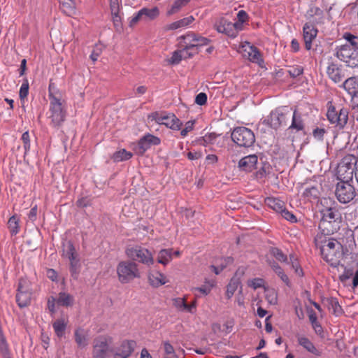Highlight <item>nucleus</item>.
<instances>
[{
	"instance_id": "0eeeda50",
	"label": "nucleus",
	"mask_w": 358,
	"mask_h": 358,
	"mask_svg": "<svg viewBox=\"0 0 358 358\" xmlns=\"http://www.w3.org/2000/svg\"><path fill=\"white\" fill-rule=\"evenodd\" d=\"M290 111L287 106H282L272 110L264 122L274 129L286 125L289 118Z\"/></svg>"
},
{
	"instance_id": "4d7b16f0",
	"label": "nucleus",
	"mask_w": 358,
	"mask_h": 358,
	"mask_svg": "<svg viewBox=\"0 0 358 358\" xmlns=\"http://www.w3.org/2000/svg\"><path fill=\"white\" fill-rule=\"evenodd\" d=\"M303 72V69L301 66H293L288 70V73L292 78H296L301 75Z\"/></svg>"
},
{
	"instance_id": "680f3d73",
	"label": "nucleus",
	"mask_w": 358,
	"mask_h": 358,
	"mask_svg": "<svg viewBox=\"0 0 358 358\" xmlns=\"http://www.w3.org/2000/svg\"><path fill=\"white\" fill-rule=\"evenodd\" d=\"M150 148V145L146 141H145L143 137L139 140L138 143V150L139 153L143 154Z\"/></svg>"
},
{
	"instance_id": "20e7f679",
	"label": "nucleus",
	"mask_w": 358,
	"mask_h": 358,
	"mask_svg": "<svg viewBox=\"0 0 358 358\" xmlns=\"http://www.w3.org/2000/svg\"><path fill=\"white\" fill-rule=\"evenodd\" d=\"M62 256L69 261L71 277L78 279L81 268L80 259L77 250L71 241H65L62 243Z\"/></svg>"
},
{
	"instance_id": "dca6fc26",
	"label": "nucleus",
	"mask_w": 358,
	"mask_h": 358,
	"mask_svg": "<svg viewBox=\"0 0 358 358\" xmlns=\"http://www.w3.org/2000/svg\"><path fill=\"white\" fill-rule=\"evenodd\" d=\"M326 72L329 78L334 83L342 82L346 77V70L336 62H329Z\"/></svg>"
},
{
	"instance_id": "c9c22d12",
	"label": "nucleus",
	"mask_w": 358,
	"mask_h": 358,
	"mask_svg": "<svg viewBox=\"0 0 358 358\" xmlns=\"http://www.w3.org/2000/svg\"><path fill=\"white\" fill-rule=\"evenodd\" d=\"M133 154L131 152L126 150L125 149H121L116 151L112 157L113 160L115 162H120L125 160H128L131 158Z\"/></svg>"
},
{
	"instance_id": "cd10ccee",
	"label": "nucleus",
	"mask_w": 358,
	"mask_h": 358,
	"mask_svg": "<svg viewBox=\"0 0 358 358\" xmlns=\"http://www.w3.org/2000/svg\"><path fill=\"white\" fill-rule=\"evenodd\" d=\"M298 343L300 345L303 346L308 352L320 356L321 352L315 347L314 344L306 337H298Z\"/></svg>"
},
{
	"instance_id": "6e6d98bb",
	"label": "nucleus",
	"mask_w": 358,
	"mask_h": 358,
	"mask_svg": "<svg viewBox=\"0 0 358 358\" xmlns=\"http://www.w3.org/2000/svg\"><path fill=\"white\" fill-rule=\"evenodd\" d=\"M280 213L281 214L282 217H284L285 220L289 221L292 223H295L297 222L296 216L292 213L288 211L285 208V206L284 207V209L282 211H280Z\"/></svg>"
},
{
	"instance_id": "f3484780",
	"label": "nucleus",
	"mask_w": 358,
	"mask_h": 358,
	"mask_svg": "<svg viewBox=\"0 0 358 358\" xmlns=\"http://www.w3.org/2000/svg\"><path fill=\"white\" fill-rule=\"evenodd\" d=\"M241 52L245 58L253 63H259L262 61L261 53L257 47L251 45L249 42L242 43Z\"/></svg>"
},
{
	"instance_id": "a18cd8bd",
	"label": "nucleus",
	"mask_w": 358,
	"mask_h": 358,
	"mask_svg": "<svg viewBox=\"0 0 358 358\" xmlns=\"http://www.w3.org/2000/svg\"><path fill=\"white\" fill-rule=\"evenodd\" d=\"M8 229L12 235H16L19 232L18 219L16 216L13 215L8 222Z\"/></svg>"
},
{
	"instance_id": "393cba45",
	"label": "nucleus",
	"mask_w": 358,
	"mask_h": 358,
	"mask_svg": "<svg viewBox=\"0 0 358 358\" xmlns=\"http://www.w3.org/2000/svg\"><path fill=\"white\" fill-rule=\"evenodd\" d=\"M194 21L192 15L184 17L172 23L165 25L163 29L165 31L176 30L180 28H185Z\"/></svg>"
},
{
	"instance_id": "e433bc0d",
	"label": "nucleus",
	"mask_w": 358,
	"mask_h": 358,
	"mask_svg": "<svg viewBox=\"0 0 358 358\" xmlns=\"http://www.w3.org/2000/svg\"><path fill=\"white\" fill-rule=\"evenodd\" d=\"M215 280L206 278L204 284L200 287L195 288V290L199 291L203 295H208L210 292L211 289L215 286Z\"/></svg>"
},
{
	"instance_id": "423d86ee",
	"label": "nucleus",
	"mask_w": 358,
	"mask_h": 358,
	"mask_svg": "<svg viewBox=\"0 0 358 358\" xmlns=\"http://www.w3.org/2000/svg\"><path fill=\"white\" fill-rule=\"evenodd\" d=\"M126 255L132 262H138L148 267L155 262L152 253L148 249L138 245L128 248Z\"/></svg>"
},
{
	"instance_id": "603ef678",
	"label": "nucleus",
	"mask_w": 358,
	"mask_h": 358,
	"mask_svg": "<svg viewBox=\"0 0 358 358\" xmlns=\"http://www.w3.org/2000/svg\"><path fill=\"white\" fill-rule=\"evenodd\" d=\"M248 15L247 13L243 10H241L237 13V18L238 21L236 22H234V24H241L239 26H236L237 28H238V30L241 31L243 29V24L248 20Z\"/></svg>"
},
{
	"instance_id": "58836bf2",
	"label": "nucleus",
	"mask_w": 358,
	"mask_h": 358,
	"mask_svg": "<svg viewBox=\"0 0 358 358\" xmlns=\"http://www.w3.org/2000/svg\"><path fill=\"white\" fill-rule=\"evenodd\" d=\"M191 0H176L171 8L168 10L167 15H172L178 13L183 7H185Z\"/></svg>"
},
{
	"instance_id": "338daca9",
	"label": "nucleus",
	"mask_w": 358,
	"mask_h": 358,
	"mask_svg": "<svg viewBox=\"0 0 358 358\" xmlns=\"http://www.w3.org/2000/svg\"><path fill=\"white\" fill-rule=\"evenodd\" d=\"M194 121H188L185 124V128L181 130L180 134L182 137H185L189 131L194 129Z\"/></svg>"
},
{
	"instance_id": "c85d7f7f",
	"label": "nucleus",
	"mask_w": 358,
	"mask_h": 358,
	"mask_svg": "<svg viewBox=\"0 0 358 358\" xmlns=\"http://www.w3.org/2000/svg\"><path fill=\"white\" fill-rule=\"evenodd\" d=\"M266 204L275 212L280 213L285 206V203L279 199L268 197L265 199Z\"/></svg>"
},
{
	"instance_id": "f8f14e48",
	"label": "nucleus",
	"mask_w": 358,
	"mask_h": 358,
	"mask_svg": "<svg viewBox=\"0 0 358 358\" xmlns=\"http://www.w3.org/2000/svg\"><path fill=\"white\" fill-rule=\"evenodd\" d=\"M31 296L32 289L29 281L23 278L20 279L16 294V302L19 307L24 308L29 306Z\"/></svg>"
},
{
	"instance_id": "f03ea898",
	"label": "nucleus",
	"mask_w": 358,
	"mask_h": 358,
	"mask_svg": "<svg viewBox=\"0 0 358 358\" xmlns=\"http://www.w3.org/2000/svg\"><path fill=\"white\" fill-rule=\"evenodd\" d=\"M343 38L347 43L336 48V57L348 66L358 70V36L345 33Z\"/></svg>"
},
{
	"instance_id": "f257e3e1",
	"label": "nucleus",
	"mask_w": 358,
	"mask_h": 358,
	"mask_svg": "<svg viewBox=\"0 0 358 358\" xmlns=\"http://www.w3.org/2000/svg\"><path fill=\"white\" fill-rule=\"evenodd\" d=\"M49 92V115L52 127L57 128L64 122L66 110L64 106L65 101L62 100V92L57 88L55 83L50 82L48 87Z\"/></svg>"
},
{
	"instance_id": "5701e85b",
	"label": "nucleus",
	"mask_w": 358,
	"mask_h": 358,
	"mask_svg": "<svg viewBox=\"0 0 358 358\" xmlns=\"http://www.w3.org/2000/svg\"><path fill=\"white\" fill-rule=\"evenodd\" d=\"M257 157L255 155H250L240 159L238 167L245 171H252L257 164Z\"/></svg>"
},
{
	"instance_id": "473e14b6",
	"label": "nucleus",
	"mask_w": 358,
	"mask_h": 358,
	"mask_svg": "<svg viewBox=\"0 0 358 358\" xmlns=\"http://www.w3.org/2000/svg\"><path fill=\"white\" fill-rule=\"evenodd\" d=\"M60 8L63 13L67 15H72L76 13V3L74 0H60Z\"/></svg>"
},
{
	"instance_id": "bf43d9fd",
	"label": "nucleus",
	"mask_w": 358,
	"mask_h": 358,
	"mask_svg": "<svg viewBox=\"0 0 358 358\" xmlns=\"http://www.w3.org/2000/svg\"><path fill=\"white\" fill-rule=\"evenodd\" d=\"M143 20L141 11L138 10L134 13L132 17L129 19V26L130 27H134L139 21Z\"/></svg>"
},
{
	"instance_id": "79ce46f5",
	"label": "nucleus",
	"mask_w": 358,
	"mask_h": 358,
	"mask_svg": "<svg viewBox=\"0 0 358 358\" xmlns=\"http://www.w3.org/2000/svg\"><path fill=\"white\" fill-rule=\"evenodd\" d=\"M232 262L233 259L230 257H228L222 259V263L220 264V265H211L210 268L213 272H214L216 275H218L228 264H230Z\"/></svg>"
},
{
	"instance_id": "4468645a",
	"label": "nucleus",
	"mask_w": 358,
	"mask_h": 358,
	"mask_svg": "<svg viewBox=\"0 0 358 358\" xmlns=\"http://www.w3.org/2000/svg\"><path fill=\"white\" fill-rule=\"evenodd\" d=\"M351 161L350 157H345L338 164L336 174L340 181L348 182L352 179L355 164Z\"/></svg>"
},
{
	"instance_id": "1a4fd4ad",
	"label": "nucleus",
	"mask_w": 358,
	"mask_h": 358,
	"mask_svg": "<svg viewBox=\"0 0 358 358\" xmlns=\"http://www.w3.org/2000/svg\"><path fill=\"white\" fill-rule=\"evenodd\" d=\"M113 338L109 336H99L93 341V358H107L109 353L113 351L111 345Z\"/></svg>"
},
{
	"instance_id": "4c0bfd02",
	"label": "nucleus",
	"mask_w": 358,
	"mask_h": 358,
	"mask_svg": "<svg viewBox=\"0 0 358 358\" xmlns=\"http://www.w3.org/2000/svg\"><path fill=\"white\" fill-rule=\"evenodd\" d=\"M52 327L56 335L58 337H62L66 328V322L64 319H59L55 321L52 324Z\"/></svg>"
},
{
	"instance_id": "2f4dec72",
	"label": "nucleus",
	"mask_w": 358,
	"mask_h": 358,
	"mask_svg": "<svg viewBox=\"0 0 358 358\" xmlns=\"http://www.w3.org/2000/svg\"><path fill=\"white\" fill-rule=\"evenodd\" d=\"M143 21L153 20L159 15V10L157 7L152 8H143L140 10Z\"/></svg>"
},
{
	"instance_id": "a878e982",
	"label": "nucleus",
	"mask_w": 358,
	"mask_h": 358,
	"mask_svg": "<svg viewBox=\"0 0 358 358\" xmlns=\"http://www.w3.org/2000/svg\"><path fill=\"white\" fill-rule=\"evenodd\" d=\"M148 280L150 284L155 287L165 285L168 282L166 276L158 271L149 273Z\"/></svg>"
},
{
	"instance_id": "37998d69",
	"label": "nucleus",
	"mask_w": 358,
	"mask_h": 358,
	"mask_svg": "<svg viewBox=\"0 0 358 358\" xmlns=\"http://www.w3.org/2000/svg\"><path fill=\"white\" fill-rule=\"evenodd\" d=\"M196 37V34L193 32H188L185 36H182L183 38V44L182 46L189 47V48H195V38Z\"/></svg>"
},
{
	"instance_id": "13d9d810",
	"label": "nucleus",
	"mask_w": 358,
	"mask_h": 358,
	"mask_svg": "<svg viewBox=\"0 0 358 358\" xmlns=\"http://www.w3.org/2000/svg\"><path fill=\"white\" fill-rule=\"evenodd\" d=\"M184 52H185L184 51H180V50L174 51L173 52V54H172V56H171V59H170V62L172 64H179L182 61V55Z\"/></svg>"
},
{
	"instance_id": "09e8293b",
	"label": "nucleus",
	"mask_w": 358,
	"mask_h": 358,
	"mask_svg": "<svg viewBox=\"0 0 358 358\" xmlns=\"http://www.w3.org/2000/svg\"><path fill=\"white\" fill-rule=\"evenodd\" d=\"M0 353L3 358H12L6 338L0 340Z\"/></svg>"
},
{
	"instance_id": "69168bd1",
	"label": "nucleus",
	"mask_w": 358,
	"mask_h": 358,
	"mask_svg": "<svg viewBox=\"0 0 358 358\" xmlns=\"http://www.w3.org/2000/svg\"><path fill=\"white\" fill-rule=\"evenodd\" d=\"M113 24L115 29L117 31H120L122 29V22H121V17L119 15V12H116V13H111Z\"/></svg>"
},
{
	"instance_id": "8fccbe9b",
	"label": "nucleus",
	"mask_w": 358,
	"mask_h": 358,
	"mask_svg": "<svg viewBox=\"0 0 358 358\" xmlns=\"http://www.w3.org/2000/svg\"><path fill=\"white\" fill-rule=\"evenodd\" d=\"M0 353L3 358H12L6 338L0 340Z\"/></svg>"
},
{
	"instance_id": "c756f323",
	"label": "nucleus",
	"mask_w": 358,
	"mask_h": 358,
	"mask_svg": "<svg viewBox=\"0 0 358 358\" xmlns=\"http://www.w3.org/2000/svg\"><path fill=\"white\" fill-rule=\"evenodd\" d=\"M173 259V249H162L157 255V262L164 266L167 265Z\"/></svg>"
},
{
	"instance_id": "3c124183",
	"label": "nucleus",
	"mask_w": 358,
	"mask_h": 358,
	"mask_svg": "<svg viewBox=\"0 0 358 358\" xmlns=\"http://www.w3.org/2000/svg\"><path fill=\"white\" fill-rule=\"evenodd\" d=\"M104 49V45L101 43L96 44L92 50V52L90 55V59L93 62H96L99 57L101 55V54L103 52V50Z\"/></svg>"
},
{
	"instance_id": "864d4df0",
	"label": "nucleus",
	"mask_w": 358,
	"mask_h": 358,
	"mask_svg": "<svg viewBox=\"0 0 358 358\" xmlns=\"http://www.w3.org/2000/svg\"><path fill=\"white\" fill-rule=\"evenodd\" d=\"M289 260H290L289 263L292 264V267L293 269H294L296 273L298 274L299 275H303L302 268L299 266V264L297 262V259L294 257V255H289Z\"/></svg>"
},
{
	"instance_id": "72a5a7b5",
	"label": "nucleus",
	"mask_w": 358,
	"mask_h": 358,
	"mask_svg": "<svg viewBox=\"0 0 358 358\" xmlns=\"http://www.w3.org/2000/svg\"><path fill=\"white\" fill-rule=\"evenodd\" d=\"M289 129H295L296 131H301L304 129V124L301 117V115L296 110L293 113L291 125Z\"/></svg>"
},
{
	"instance_id": "7c9ffc66",
	"label": "nucleus",
	"mask_w": 358,
	"mask_h": 358,
	"mask_svg": "<svg viewBox=\"0 0 358 358\" xmlns=\"http://www.w3.org/2000/svg\"><path fill=\"white\" fill-rule=\"evenodd\" d=\"M320 185H308L305 187L303 192V196L308 199H317L319 197L320 194Z\"/></svg>"
},
{
	"instance_id": "c03bdc74",
	"label": "nucleus",
	"mask_w": 358,
	"mask_h": 358,
	"mask_svg": "<svg viewBox=\"0 0 358 358\" xmlns=\"http://www.w3.org/2000/svg\"><path fill=\"white\" fill-rule=\"evenodd\" d=\"M271 255L275 257L278 261L281 262H287V256L278 248H272L270 250Z\"/></svg>"
},
{
	"instance_id": "9b49d317",
	"label": "nucleus",
	"mask_w": 358,
	"mask_h": 358,
	"mask_svg": "<svg viewBox=\"0 0 358 358\" xmlns=\"http://www.w3.org/2000/svg\"><path fill=\"white\" fill-rule=\"evenodd\" d=\"M327 117L331 124H335L339 129H343L348 120V110L345 108L336 109L331 105L327 110Z\"/></svg>"
},
{
	"instance_id": "412c9836",
	"label": "nucleus",
	"mask_w": 358,
	"mask_h": 358,
	"mask_svg": "<svg viewBox=\"0 0 358 358\" xmlns=\"http://www.w3.org/2000/svg\"><path fill=\"white\" fill-rule=\"evenodd\" d=\"M317 29L314 25L306 23L303 27V38L305 43V48L307 50L312 48V43L316 38Z\"/></svg>"
},
{
	"instance_id": "f704fd0d",
	"label": "nucleus",
	"mask_w": 358,
	"mask_h": 358,
	"mask_svg": "<svg viewBox=\"0 0 358 358\" xmlns=\"http://www.w3.org/2000/svg\"><path fill=\"white\" fill-rule=\"evenodd\" d=\"M323 14L324 12L321 8L315 6H311L306 13V17L308 20H312L313 22H317V21L315 20L314 17H318L319 19H322Z\"/></svg>"
},
{
	"instance_id": "a211bd4d",
	"label": "nucleus",
	"mask_w": 358,
	"mask_h": 358,
	"mask_svg": "<svg viewBox=\"0 0 358 358\" xmlns=\"http://www.w3.org/2000/svg\"><path fill=\"white\" fill-rule=\"evenodd\" d=\"M136 343L133 340H124L116 348L113 358H128L134 351Z\"/></svg>"
},
{
	"instance_id": "a19ab883",
	"label": "nucleus",
	"mask_w": 358,
	"mask_h": 358,
	"mask_svg": "<svg viewBox=\"0 0 358 358\" xmlns=\"http://www.w3.org/2000/svg\"><path fill=\"white\" fill-rule=\"evenodd\" d=\"M164 355L163 358H178L175 352V350L173 345L169 341H166L162 343Z\"/></svg>"
},
{
	"instance_id": "6ab92c4d",
	"label": "nucleus",
	"mask_w": 358,
	"mask_h": 358,
	"mask_svg": "<svg viewBox=\"0 0 358 358\" xmlns=\"http://www.w3.org/2000/svg\"><path fill=\"white\" fill-rule=\"evenodd\" d=\"M244 274V268H239L234 276H233L227 287L226 291V296L227 299H231L234 294L235 292L238 289V287L241 288L239 292L241 293V277Z\"/></svg>"
},
{
	"instance_id": "7ed1b4c3",
	"label": "nucleus",
	"mask_w": 358,
	"mask_h": 358,
	"mask_svg": "<svg viewBox=\"0 0 358 358\" xmlns=\"http://www.w3.org/2000/svg\"><path fill=\"white\" fill-rule=\"evenodd\" d=\"M322 218L319 223L320 234H317L315 238L317 245L322 243L323 236L334 234L339 229V223L341 216L338 210L335 208H327L321 210Z\"/></svg>"
},
{
	"instance_id": "5fc2aeb1",
	"label": "nucleus",
	"mask_w": 358,
	"mask_h": 358,
	"mask_svg": "<svg viewBox=\"0 0 358 358\" xmlns=\"http://www.w3.org/2000/svg\"><path fill=\"white\" fill-rule=\"evenodd\" d=\"M264 281L262 278H256L248 281V285L254 289L262 287L264 286Z\"/></svg>"
},
{
	"instance_id": "0e129e2a",
	"label": "nucleus",
	"mask_w": 358,
	"mask_h": 358,
	"mask_svg": "<svg viewBox=\"0 0 358 358\" xmlns=\"http://www.w3.org/2000/svg\"><path fill=\"white\" fill-rule=\"evenodd\" d=\"M325 133L326 131L324 129L317 127L313 131V136L317 141H323Z\"/></svg>"
},
{
	"instance_id": "9d476101",
	"label": "nucleus",
	"mask_w": 358,
	"mask_h": 358,
	"mask_svg": "<svg viewBox=\"0 0 358 358\" xmlns=\"http://www.w3.org/2000/svg\"><path fill=\"white\" fill-rule=\"evenodd\" d=\"M149 118L173 130H180L182 125V122L173 113L155 112L149 115Z\"/></svg>"
},
{
	"instance_id": "e2e57ef3",
	"label": "nucleus",
	"mask_w": 358,
	"mask_h": 358,
	"mask_svg": "<svg viewBox=\"0 0 358 358\" xmlns=\"http://www.w3.org/2000/svg\"><path fill=\"white\" fill-rule=\"evenodd\" d=\"M29 94V83L28 81L26 80L24 82L20 89L19 96L21 99H24Z\"/></svg>"
},
{
	"instance_id": "b1692460",
	"label": "nucleus",
	"mask_w": 358,
	"mask_h": 358,
	"mask_svg": "<svg viewBox=\"0 0 358 358\" xmlns=\"http://www.w3.org/2000/svg\"><path fill=\"white\" fill-rule=\"evenodd\" d=\"M336 244H338V243L335 240L329 239L325 241L324 244L320 246L321 252L327 262L332 260V258H329V257L335 255Z\"/></svg>"
},
{
	"instance_id": "de8ad7c7",
	"label": "nucleus",
	"mask_w": 358,
	"mask_h": 358,
	"mask_svg": "<svg viewBox=\"0 0 358 358\" xmlns=\"http://www.w3.org/2000/svg\"><path fill=\"white\" fill-rule=\"evenodd\" d=\"M217 137L218 135L215 133L207 134L199 140V142L200 144L206 146L209 144H213Z\"/></svg>"
},
{
	"instance_id": "49530a36",
	"label": "nucleus",
	"mask_w": 358,
	"mask_h": 358,
	"mask_svg": "<svg viewBox=\"0 0 358 358\" xmlns=\"http://www.w3.org/2000/svg\"><path fill=\"white\" fill-rule=\"evenodd\" d=\"M308 317L313 326V328L315 329V332L317 334H321L322 331V328L320 324L317 322V317L316 313L312 310L309 313Z\"/></svg>"
},
{
	"instance_id": "ddd939ff",
	"label": "nucleus",
	"mask_w": 358,
	"mask_h": 358,
	"mask_svg": "<svg viewBox=\"0 0 358 358\" xmlns=\"http://www.w3.org/2000/svg\"><path fill=\"white\" fill-rule=\"evenodd\" d=\"M335 195L338 201L341 203H348L356 196L355 187L348 182L339 181L335 189Z\"/></svg>"
},
{
	"instance_id": "6e6552de",
	"label": "nucleus",
	"mask_w": 358,
	"mask_h": 358,
	"mask_svg": "<svg viewBox=\"0 0 358 358\" xmlns=\"http://www.w3.org/2000/svg\"><path fill=\"white\" fill-rule=\"evenodd\" d=\"M232 141L240 147H251L255 141V136L253 131L245 127H237L231 132Z\"/></svg>"
},
{
	"instance_id": "ea45409f",
	"label": "nucleus",
	"mask_w": 358,
	"mask_h": 358,
	"mask_svg": "<svg viewBox=\"0 0 358 358\" xmlns=\"http://www.w3.org/2000/svg\"><path fill=\"white\" fill-rule=\"evenodd\" d=\"M73 299L71 295L65 292H60L59 294L58 299L57 300V303L59 305L63 306H70L73 304Z\"/></svg>"
},
{
	"instance_id": "774afa93",
	"label": "nucleus",
	"mask_w": 358,
	"mask_h": 358,
	"mask_svg": "<svg viewBox=\"0 0 358 358\" xmlns=\"http://www.w3.org/2000/svg\"><path fill=\"white\" fill-rule=\"evenodd\" d=\"M266 298L270 304L277 303V295L273 290L268 291L266 294Z\"/></svg>"
},
{
	"instance_id": "bb28decb",
	"label": "nucleus",
	"mask_w": 358,
	"mask_h": 358,
	"mask_svg": "<svg viewBox=\"0 0 358 358\" xmlns=\"http://www.w3.org/2000/svg\"><path fill=\"white\" fill-rule=\"evenodd\" d=\"M343 87L348 94L355 95L357 90L358 83L355 77L346 78L340 86Z\"/></svg>"
},
{
	"instance_id": "4be33fe9",
	"label": "nucleus",
	"mask_w": 358,
	"mask_h": 358,
	"mask_svg": "<svg viewBox=\"0 0 358 358\" xmlns=\"http://www.w3.org/2000/svg\"><path fill=\"white\" fill-rule=\"evenodd\" d=\"M74 338L78 348H86L89 343L88 333L83 328H77L74 331Z\"/></svg>"
},
{
	"instance_id": "aec40b11",
	"label": "nucleus",
	"mask_w": 358,
	"mask_h": 358,
	"mask_svg": "<svg viewBox=\"0 0 358 358\" xmlns=\"http://www.w3.org/2000/svg\"><path fill=\"white\" fill-rule=\"evenodd\" d=\"M173 307L180 312L189 313L194 314L196 310V301H193L191 303H187L185 297H177L172 299Z\"/></svg>"
},
{
	"instance_id": "39448f33",
	"label": "nucleus",
	"mask_w": 358,
	"mask_h": 358,
	"mask_svg": "<svg viewBox=\"0 0 358 358\" xmlns=\"http://www.w3.org/2000/svg\"><path fill=\"white\" fill-rule=\"evenodd\" d=\"M116 270L118 280L122 284L129 283L141 276L138 264L131 259L119 262Z\"/></svg>"
},
{
	"instance_id": "052dcab7",
	"label": "nucleus",
	"mask_w": 358,
	"mask_h": 358,
	"mask_svg": "<svg viewBox=\"0 0 358 358\" xmlns=\"http://www.w3.org/2000/svg\"><path fill=\"white\" fill-rule=\"evenodd\" d=\"M143 138H145V141H146L148 143L150 146L157 145L161 142L159 138H158L155 136H153L152 134H147V135L144 136Z\"/></svg>"
},
{
	"instance_id": "2eb2a0df",
	"label": "nucleus",
	"mask_w": 358,
	"mask_h": 358,
	"mask_svg": "<svg viewBox=\"0 0 358 358\" xmlns=\"http://www.w3.org/2000/svg\"><path fill=\"white\" fill-rule=\"evenodd\" d=\"M240 24V23L234 24L224 17H220L216 21L214 27L218 32L224 34L231 38H235L239 32L236 26Z\"/></svg>"
}]
</instances>
